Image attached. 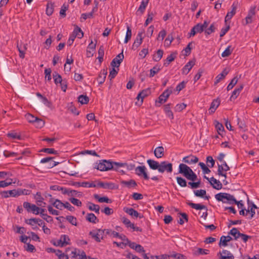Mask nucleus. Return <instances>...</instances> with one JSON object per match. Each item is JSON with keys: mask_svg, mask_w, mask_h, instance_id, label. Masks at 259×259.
Here are the masks:
<instances>
[{"mask_svg": "<svg viewBox=\"0 0 259 259\" xmlns=\"http://www.w3.org/2000/svg\"><path fill=\"white\" fill-rule=\"evenodd\" d=\"M115 165H123L121 162H113L110 160H102L98 164L97 167H95L97 169L101 171H108L113 169Z\"/></svg>", "mask_w": 259, "mask_h": 259, "instance_id": "obj_1", "label": "nucleus"}, {"mask_svg": "<svg viewBox=\"0 0 259 259\" xmlns=\"http://www.w3.org/2000/svg\"><path fill=\"white\" fill-rule=\"evenodd\" d=\"M215 198L218 201L230 204H235L237 201L233 195L227 193H219L215 195Z\"/></svg>", "mask_w": 259, "mask_h": 259, "instance_id": "obj_2", "label": "nucleus"}, {"mask_svg": "<svg viewBox=\"0 0 259 259\" xmlns=\"http://www.w3.org/2000/svg\"><path fill=\"white\" fill-rule=\"evenodd\" d=\"M215 198L218 201L230 204H235L237 201L233 195L227 193H219L215 195Z\"/></svg>", "mask_w": 259, "mask_h": 259, "instance_id": "obj_3", "label": "nucleus"}, {"mask_svg": "<svg viewBox=\"0 0 259 259\" xmlns=\"http://www.w3.org/2000/svg\"><path fill=\"white\" fill-rule=\"evenodd\" d=\"M172 90L169 89L165 90L158 97V100H156L155 105L159 107L161 104L165 103L168 98L170 95L172 93Z\"/></svg>", "mask_w": 259, "mask_h": 259, "instance_id": "obj_4", "label": "nucleus"}, {"mask_svg": "<svg viewBox=\"0 0 259 259\" xmlns=\"http://www.w3.org/2000/svg\"><path fill=\"white\" fill-rule=\"evenodd\" d=\"M173 170L172 164L166 161H162L160 163L158 171L163 173L166 171L167 173H171Z\"/></svg>", "mask_w": 259, "mask_h": 259, "instance_id": "obj_5", "label": "nucleus"}, {"mask_svg": "<svg viewBox=\"0 0 259 259\" xmlns=\"http://www.w3.org/2000/svg\"><path fill=\"white\" fill-rule=\"evenodd\" d=\"M22 192L18 191V189H13L8 191H3L0 192V195L3 198H7L10 197H17L21 195Z\"/></svg>", "mask_w": 259, "mask_h": 259, "instance_id": "obj_6", "label": "nucleus"}, {"mask_svg": "<svg viewBox=\"0 0 259 259\" xmlns=\"http://www.w3.org/2000/svg\"><path fill=\"white\" fill-rule=\"evenodd\" d=\"M187 205L190 206L192 208L195 209L196 210H201L203 209H205L206 211L203 212L201 215V218H203L204 220H205L207 216V209L206 206L202 205L201 204H197L190 202V201H188L186 202Z\"/></svg>", "mask_w": 259, "mask_h": 259, "instance_id": "obj_7", "label": "nucleus"}, {"mask_svg": "<svg viewBox=\"0 0 259 259\" xmlns=\"http://www.w3.org/2000/svg\"><path fill=\"white\" fill-rule=\"evenodd\" d=\"M23 205L27 212H32L35 214H39V208L35 204H32L28 202H24Z\"/></svg>", "mask_w": 259, "mask_h": 259, "instance_id": "obj_8", "label": "nucleus"}, {"mask_svg": "<svg viewBox=\"0 0 259 259\" xmlns=\"http://www.w3.org/2000/svg\"><path fill=\"white\" fill-rule=\"evenodd\" d=\"M145 166H138L135 168V173L139 177H143L145 180H149V177L146 172Z\"/></svg>", "mask_w": 259, "mask_h": 259, "instance_id": "obj_9", "label": "nucleus"}, {"mask_svg": "<svg viewBox=\"0 0 259 259\" xmlns=\"http://www.w3.org/2000/svg\"><path fill=\"white\" fill-rule=\"evenodd\" d=\"M124 59L123 51L114 58L111 62L112 67L118 68Z\"/></svg>", "mask_w": 259, "mask_h": 259, "instance_id": "obj_10", "label": "nucleus"}, {"mask_svg": "<svg viewBox=\"0 0 259 259\" xmlns=\"http://www.w3.org/2000/svg\"><path fill=\"white\" fill-rule=\"evenodd\" d=\"M144 34V30H142L138 32L136 37L134 40L133 46L134 48H138L140 47L143 41V35Z\"/></svg>", "mask_w": 259, "mask_h": 259, "instance_id": "obj_11", "label": "nucleus"}, {"mask_svg": "<svg viewBox=\"0 0 259 259\" xmlns=\"http://www.w3.org/2000/svg\"><path fill=\"white\" fill-rule=\"evenodd\" d=\"M248 208L246 210L247 213H250V219L254 217L255 214V209L258 208L256 205L252 202L250 201L248 198L247 199Z\"/></svg>", "mask_w": 259, "mask_h": 259, "instance_id": "obj_12", "label": "nucleus"}, {"mask_svg": "<svg viewBox=\"0 0 259 259\" xmlns=\"http://www.w3.org/2000/svg\"><path fill=\"white\" fill-rule=\"evenodd\" d=\"M123 210L126 213L132 217H135L136 218L139 217L140 219L144 218V215L143 214L139 213L137 210L133 208L124 207Z\"/></svg>", "mask_w": 259, "mask_h": 259, "instance_id": "obj_13", "label": "nucleus"}, {"mask_svg": "<svg viewBox=\"0 0 259 259\" xmlns=\"http://www.w3.org/2000/svg\"><path fill=\"white\" fill-rule=\"evenodd\" d=\"M120 184L122 186L126 187L128 189L135 188L138 185L137 182L133 179H131L129 181L121 180Z\"/></svg>", "mask_w": 259, "mask_h": 259, "instance_id": "obj_14", "label": "nucleus"}, {"mask_svg": "<svg viewBox=\"0 0 259 259\" xmlns=\"http://www.w3.org/2000/svg\"><path fill=\"white\" fill-rule=\"evenodd\" d=\"M198 158L196 156L193 155H190L184 157L183 158L182 161L185 163H187L189 164H191L192 163H196L198 161Z\"/></svg>", "mask_w": 259, "mask_h": 259, "instance_id": "obj_15", "label": "nucleus"}, {"mask_svg": "<svg viewBox=\"0 0 259 259\" xmlns=\"http://www.w3.org/2000/svg\"><path fill=\"white\" fill-rule=\"evenodd\" d=\"M107 74V69H102L100 73L98 75V77L97 78V80L98 81L99 84H103L106 79V75Z\"/></svg>", "mask_w": 259, "mask_h": 259, "instance_id": "obj_16", "label": "nucleus"}, {"mask_svg": "<svg viewBox=\"0 0 259 259\" xmlns=\"http://www.w3.org/2000/svg\"><path fill=\"white\" fill-rule=\"evenodd\" d=\"M255 14V8L251 7L248 11V14L245 18L246 24L251 23L252 21V18Z\"/></svg>", "mask_w": 259, "mask_h": 259, "instance_id": "obj_17", "label": "nucleus"}, {"mask_svg": "<svg viewBox=\"0 0 259 259\" xmlns=\"http://www.w3.org/2000/svg\"><path fill=\"white\" fill-rule=\"evenodd\" d=\"M189 167L187 165L181 163L179 166V173L183 175L184 177L186 178L188 176V172L189 169Z\"/></svg>", "mask_w": 259, "mask_h": 259, "instance_id": "obj_18", "label": "nucleus"}, {"mask_svg": "<svg viewBox=\"0 0 259 259\" xmlns=\"http://www.w3.org/2000/svg\"><path fill=\"white\" fill-rule=\"evenodd\" d=\"M195 64V60L189 61L183 68L182 73L187 74Z\"/></svg>", "mask_w": 259, "mask_h": 259, "instance_id": "obj_19", "label": "nucleus"}, {"mask_svg": "<svg viewBox=\"0 0 259 259\" xmlns=\"http://www.w3.org/2000/svg\"><path fill=\"white\" fill-rule=\"evenodd\" d=\"M97 186L104 189H108L111 190L115 189L117 188L115 187V184L113 183H104L100 182L98 183Z\"/></svg>", "mask_w": 259, "mask_h": 259, "instance_id": "obj_20", "label": "nucleus"}, {"mask_svg": "<svg viewBox=\"0 0 259 259\" xmlns=\"http://www.w3.org/2000/svg\"><path fill=\"white\" fill-rule=\"evenodd\" d=\"M194 193L196 197H199L208 200L210 198L209 196L206 195V192L205 190L200 189L194 191Z\"/></svg>", "mask_w": 259, "mask_h": 259, "instance_id": "obj_21", "label": "nucleus"}, {"mask_svg": "<svg viewBox=\"0 0 259 259\" xmlns=\"http://www.w3.org/2000/svg\"><path fill=\"white\" fill-rule=\"evenodd\" d=\"M208 26V23L207 21H205L203 24L198 23L196 25H195L193 27L195 29L196 32L197 33H201L203 31L204 29L206 28Z\"/></svg>", "mask_w": 259, "mask_h": 259, "instance_id": "obj_22", "label": "nucleus"}, {"mask_svg": "<svg viewBox=\"0 0 259 259\" xmlns=\"http://www.w3.org/2000/svg\"><path fill=\"white\" fill-rule=\"evenodd\" d=\"M147 162L151 169L158 170L160 163L158 161L149 159L147 160Z\"/></svg>", "mask_w": 259, "mask_h": 259, "instance_id": "obj_23", "label": "nucleus"}, {"mask_svg": "<svg viewBox=\"0 0 259 259\" xmlns=\"http://www.w3.org/2000/svg\"><path fill=\"white\" fill-rule=\"evenodd\" d=\"M177 52H172L167 56L164 62V66H167L171 62L175 60L177 57Z\"/></svg>", "mask_w": 259, "mask_h": 259, "instance_id": "obj_24", "label": "nucleus"}, {"mask_svg": "<svg viewBox=\"0 0 259 259\" xmlns=\"http://www.w3.org/2000/svg\"><path fill=\"white\" fill-rule=\"evenodd\" d=\"M171 104L168 103L164 106V111L167 117L170 119H174V114L171 110H170V106Z\"/></svg>", "mask_w": 259, "mask_h": 259, "instance_id": "obj_25", "label": "nucleus"}, {"mask_svg": "<svg viewBox=\"0 0 259 259\" xmlns=\"http://www.w3.org/2000/svg\"><path fill=\"white\" fill-rule=\"evenodd\" d=\"M94 197L100 203H111L112 201L111 199H109L107 196L100 197L98 194H94Z\"/></svg>", "mask_w": 259, "mask_h": 259, "instance_id": "obj_26", "label": "nucleus"}, {"mask_svg": "<svg viewBox=\"0 0 259 259\" xmlns=\"http://www.w3.org/2000/svg\"><path fill=\"white\" fill-rule=\"evenodd\" d=\"M229 71L227 70L226 69L223 70L222 72L219 74H218L215 77V81L214 82V84H218L221 80L223 79L225 76L228 74Z\"/></svg>", "mask_w": 259, "mask_h": 259, "instance_id": "obj_27", "label": "nucleus"}, {"mask_svg": "<svg viewBox=\"0 0 259 259\" xmlns=\"http://www.w3.org/2000/svg\"><path fill=\"white\" fill-rule=\"evenodd\" d=\"M154 155L158 158H161L164 155V148L162 146L157 147L154 151Z\"/></svg>", "mask_w": 259, "mask_h": 259, "instance_id": "obj_28", "label": "nucleus"}, {"mask_svg": "<svg viewBox=\"0 0 259 259\" xmlns=\"http://www.w3.org/2000/svg\"><path fill=\"white\" fill-rule=\"evenodd\" d=\"M86 220L88 222L94 224L98 223L99 221V219L97 218V217L93 213H88L86 217Z\"/></svg>", "mask_w": 259, "mask_h": 259, "instance_id": "obj_29", "label": "nucleus"}, {"mask_svg": "<svg viewBox=\"0 0 259 259\" xmlns=\"http://www.w3.org/2000/svg\"><path fill=\"white\" fill-rule=\"evenodd\" d=\"M220 104V101L219 99H215L213 100L210 104V108L209 109V112L211 113L214 112L217 108L218 107Z\"/></svg>", "mask_w": 259, "mask_h": 259, "instance_id": "obj_30", "label": "nucleus"}, {"mask_svg": "<svg viewBox=\"0 0 259 259\" xmlns=\"http://www.w3.org/2000/svg\"><path fill=\"white\" fill-rule=\"evenodd\" d=\"M209 253V250L208 249H203L201 248H197L196 250L193 252V254L196 256L200 255H206Z\"/></svg>", "mask_w": 259, "mask_h": 259, "instance_id": "obj_31", "label": "nucleus"}, {"mask_svg": "<svg viewBox=\"0 0 259 259\" xmlns=\"http://www.w3.org/2000/svg\"><path fill=\"white\" fill-rule=\"evenodd\" d=\"M75 36L78 38H81L83 36V33L80 28L76 26L72 32Z\"/></svg>", "mask_w": 259, "mask_h": 259, "instance_id": "obj_32", "label": "nucleus"}, {"mask_svg": "<svg viewBox=\"0 0 259 259\" xmlns=\"http://www.w3.org/2000/svg\"><path fill=\"white\" fill-rule=\"evenodd\" d=\"M149 1V0H142L138 11L140 12L141 14L143 13L148 4Z\"/></svg>", "mask_w": 259, "mask_h": 259, "instance_id": "obj_33", "label": "nucleus"}, {"mask_svg": "<svg viewBox=\"0 0 259 259\" xmlns=\"http://www.w3.org/2000/svg\"><path fill=\"white\" fill-rule=\"evenodd\" d=\"M241 233H240L236 228H233L229 232V234L233 236L235 240L240 237Z\"/></svg>", "mask_w": 259, "mask_h": 259, "instance_id": "obj_34", "label": "nucleus"}, {"mask_svg": "<svg viewBox=\"0 0 259 259\" xmlns=\"http://www.w3.org/2000/svg\"><path fill=\"white\" fill-rule=\"evenodd\" d=\"M78 101L81 104H87L89 103L90 99L87 95H81L78 96Z\"/></svg>", "mask_w": 259, "mask_h": 259, "instance_id": "obj_35", "label": "nucleus"}, {"mask_svg": "<svg viewBox=\"0 0 259 259\" xmlns=\"http://www.w3.org/2000/svg\"><path fill=\"white\" fill-rule=\"evenodd\" d=\"M214 124H215V128L217 130L218 134L220 136H222V135L221 133V132H223L225 130L223 125L217 120L214 121Z\"/></svg>", "mask_w": 259, "mask_h": 259, "instance_id": "obj_36", "label": "nucleus"}, {"mask_svg": "<svg viewBox=\"0 0 259 259\" xmlns=\"http://www.w3.org/2000/svg\"><path fill=\"white\" fill-rule=\"evenodd\" d=\"M163 54L162 50H157L156 53L153 55V59L155 61H159L162 58Z\"/></svg>", "mask_w": 259, "mask_h": 259, "instance_id": "obj_37", "label": "nucleus"}, {"mask_svg": "<svg viewBox=\"0 0 259 259\" xmlns=\"http://www.w3.org/2000/svg\"><path fill=\"white\" fill-rule=\"evenodd\" d=\"M90 205L88 206V208L92 211H94L97 213H99L100 206L99 205L94 204L92 202H89Z\"/></svg>", "mask_w": 259, "mask_h": 259, "instance_id": "obj_38", "label": "nucleus"}, {"mask_svg": "<svg viewBox=\"0 0 259 259\" xmlns=\"http://www.w3.org/2000/svg\"><path fill=\"white\" fill-rule=\"evenodd\" d=\"M53 77L54 79V82L56 85L60 83L63 80L61 76L57 72H54L53 73Z\"/></svg>", "mask_w": 259, "mask_h": 259, "instance_id": "obj_39", "label": "nucleus"}, {"mask_svg": "<svg viewBox=\"0 0 259 259\" xmlns=\"http://www.w3.org/2000/svg\"><path fill=\"white\" fill-rule=\"evenodd\" d=\"M132 35V30L131 28L127 26L126 28V32L124 40V43H127L131 39Z\"/></svg>", "mask_w": 259, "mask_h": 259, "instance_id": "obj_40", "label": "nucleus"}, {"mask_svg": "<svg viewBox=\"0 0 259 259\" xmlns=\"http://www.w3.org/2000/svg\"><path fill=\"white\" fill-rule=\"evenodd\" d=\"M12 184V179H9L4 181H0V188H5Z\"/></svg>", "mask_w": 259, "mask_h": 259, "instance_id": "obj_41", "label": "nucleus"}, {"mask_svg": "<svg viewBox=\"0 0 259 259\" xmlns=\"http://www.w3.org/2000/svg\"><path fill=\"white\" fill-rule=\"evenodd\" d=\"M188 184L191 189H196L200 187L201 181L199 180L197 182H189Z\"/></svg>", "mask_w": 259, "mask_h": 259, "instance_id": "obj_42", "label": "nucleus"}, {"mask_svg": "<svg viewBox=\"0 0 259 259\" xmlns=\"http://www.w3.org/2000/svg\"><path fill=\"white\" fill-rule=\"evenodd\" d=\"M54 12V6L51 3H48L47 5L46 14L48 16L51 15Z\"/></svg>", "mask_w": 259, "mask_h": 259, "instance_id": "obj_43", "label": "nucleus"}, {"mask_svg": "<svg viewBox=\"0 0 259 259\" xmlns=\"http://www.w3.org/2000/svg\"><path fill=\"white\" fill-rule=\"evenodd\" d=\"M39 152H45L48 154H53L55 155L58 154V152L57 151L55 150L53 148H43L41 149Z\"/></svg>", "mask_w": 259, "mask_h": 259, "instance_id": "obj_44", "label": "nucleus"}, {"mask_svg": "<svg viewBox=\"0 0 259 259\" xmlns=\"http://www.w3.org/2000/svg\"><path fill=\"white\" fill-rule=\"evenodd\" d=\"M178 184L182 187L187 186V182L186 180L182 177H177L176 178Z\"/></svg>", "mask_w": 259, "mask_h": 259, "instance_id": "obj_45", "label": "nucleus"}, {"mask_svg": "<svg viewBox=\"0 0 259 259\" xmlns=\"http://www.w3.org/2000/svg\"><path fill=\"white\" fill-rule=\"evenodd\" d=\"M7 136L8 138H12L13 139H18V140H21V136L20 135H18L15 132H12V133H9L7 134Z\"/></svg>", "mask_w": 259, "mask_h": 259, "instance_id": "obj_46", "label": "nucleus"}, {"mask_svg": "<svg viewBox=\"0 0 259 259\" xmlns=\"http://www.w3.org/2000/svg\"><path fill=\"white\" fill-rule=\"evenodd\" d=\"M66 219L72 225L77 226V219L75 217L72 215H67Z\"/></svg>", "mask_w": 259, "mask_h": 259, "instance_id": "obj_47", "label": "nucleus"}, {"mask_svg": "<svg viewBox=\"0 0 259 259\" xmlns=\"http://www.w3.org/2000/svg\"><path fill=\"white\" fill-rule=\"evenodd\" d=\"M199 165L202 169L203 173L204 174H207L210 172V170L206 166V165L203 162H199Z\"/></svg>", "mask_w": 259, "mask_h": 259, "instance_id": "obj_48", "label": "nucleus"}, {"mask_svg": "<svg viewBox=\"0 0 259 259\" xmlns=\"http://www.w3.org/2000/svg\"><path fill=\"white\" fill-rule=\"evenodd\" d=\"M123 164V165H116V166H114L113 170H115L117 171H119V172L121 173L122 174H124L125 173V171L121 169V167H125V166H127V164L126 163H122Z\"/></svg>", "mask_w": 259, "mask_h": 259, "instance_id": "obj_49", "label": "nucleus"}, {"mask_svg": "<svg viewBox=\"0 0 259 259\" xmlns=\"http://www.w3.org/2000/svg\"><path fill=\"white\" fill-rule=\"evenodd\" d=\"M238 79L237 77H234L231 81L230 83L228 84V85L227 87V90L228 91H229L231 90L234 86L237 83Z\"/></svg>", "mask_w": 259, "mask_h": 259, "instance_id": "obj_50", "label": "nucleus"}, {"mask_svg": "<svg viewBox=\"0 0 259 259\" xmlns=\"http://www.w3.org/2000/svg\"><path fill=\"white\" fill-rule=\"evenodd\" d=\"M121 221L127 228L130 227L131 228L133 227H134V224L132 223L128 219L123 217L121 219Z\"/></svg>", "mask_w": 259, "mask_h": 259, "instance_id": "obj_51", "label": "nucleus"}, {"mask_svg": "<svg viewBox=\"0 0 259 259\" xmlns=\"http://www.w3.org/2000/svg\"><path fill=\"white\" fill-rule=\"evenodd\" d=\"M26 118L29 122L35 123L36 120L38 118V117H35L31 114L27 113L26 115Z\"/></svg>", "mask_w": 259, "mask_h": 259, "instance_id": "obj_52", "label": "nucleus"}, {"mask_svg": "<svg viewBox=\"0 0 259 259\" xmlns=\"http://www.w3.org/2000/svg\"><path fill=\"white\" fill-rule=\"evenodd\" d=\"M63 202L61 201V200L59 199H56L55 201L52 203V205L57 209H62V207H63Z\"/></svg>", "mask_w": 259, "mask_h": 259, "instance_id": "obj_53", "label": "nucleus"}, {"mask_svg": "<svg viewBox=\"0 0 259 259\" xmlns=\"http://www.w3.org/2000/svg\"><path fill=\"white\" fill-rule=\"evenodd\" d=\"M118 70H119V69H118V70H116L115 69V67H112V70L110 71L108 78L110 80H112L113 78H114L116 76V75L117 74Z\"/></svg>", "mask_w": 259, "mask_h": 259, "instance_id": "obj_54", "label": "nucleus"}, {"mask_svg": "<svg viewBox=\"0 0 259 259\" xmlns=\"http://www.w3.org/2000/svg\"><path fill=\"white\" fill-rule=\"evenodd\" d=\"M187 105L185 103L178 104L175 107V110L176 112H180L186 107Z\"/></svg>", "mask_w": 259, "mask_h": 259, "instance_id": "obj_55", "label": "nucleus"}, {"mask_svg": "<svg viewBox=\"0 0 259 259\" xmlns=\"http://www.w3.org/2000/svg\"><path fill=\"white\" fill-rule=\"evenodd\" d=\"M89 235H91L93 238H94L97 242H101V238H100L99 234L97 233H94L93 231H90Z\"/></svg>", "mask_w": 259, "mask_h": 259, "instance_id": "obj_56", "label": "nucleus"}, {"mask_svg": "<svg viewBox=\"0 0 259 259\" xmlns=\"http://www.w3.org/2000/svg\"><path fill=\"white\" fill-rule=\"evenodd\" d=\"M170 257L176 259H186V257L185 255L179 253H174L169 255Z\"/></svg>", "mask_w": 259, "mask_h": 259, "instance_id": "obj_57", "label": "nucleus"}, {"mask_svg": "<svg viewBox=\"0 0 259 259\" xmlns=\"http://www.w3.org/2000/svg\"><path fill=\"white\" fill-rule=\"evenodd\" d=\"M206 162L209 167H212L214 165L215 161L213 160L212 156H208L206 157Z\"/></svg>", "mask_w": 259, "mask_h": 259, "instance_id": "obj_58", "label": "nucleus"}, {"mask_svg": "<svg viewBox=\"0 0 259 259\" xmlns=\"http://www.w3.org/2000/svg\"><path fill=\"white\" fill-rule=\"evenodd\" d=\"M51 72L52 70L50 68H46L45 70V79H47L48 81H50L52 79Z\"/></svg>", "mask_w": 259, "mask_h": 259, "instance_id": "obj_59", "label": "nucleus"}, {"mask_svg": "<svg viewBox=\"0 0 259 259\" xmlns=\"http://www.w3.org/2000/svg\"><path fill=\"white\" fill-rule=\"evenodd\" d=\"M106 231L107 229H97V231L98 233L99 234V236H101V239H104L105 237H106V236L107 235V234H106Z\"/></svg>", "mask_w": 259, "mask_h": 259, "instance_id": "obj_60", "label": "nucleus"}, {"mask_svg": "<svg viewBox=\"0 0 259 259\" xmlns=\"http://www.w3.org/2000/svg\"><path fill=\"white\" fill-rule=\"evenodd\" d=\"M106 234L109 236H112L113 237H120L119 234L114 231H112L111 229H107Z\"/></svg>", "mask_w": 259, "mask_h": 259, "instance_id": "obj_61", "label": "nucleus"}, {"mask_svg": "<svg viewBox=\"0 0 259 259\" xmlns=\"http://www.w3.org/2000/svg\"><path fill=\"white\" fill-rule=\"evenodd\" d=\"M69 200L72 204H73L75 205H76L77 206H81V204H82L81 202L79 200H78L75 198L72 197V198H69Z\"/></svg>", "mask_w": 259, "mask_h": 259, "instance_id": "obj_62", "label": "nucleus"}, {"mask_svg": "<svg viewBox=\"0 0 259 259\" xmlns=\"http://www.w3.org/2000/svg\"><path fill=\"white\" fill-rule=\"evenodd\" d=\"M230 29V25L226 22L225 26L223 27L220 33V36L222 37Z\"/></svg>", "mask_w": 259, "mask_h": 259, "instance_id": "obj_63", "label": "nucleus"}, {"mask_svg": "<svg viewBox=\"0 0 259 259\" xmlns=\"http://www.w3.org/2000/svg\"><path fill=\"white\" fill-rule=\"evenodd\" d=\"M220 255L219 259H234V256L232 253H229V255H223L221 252L218 253V255Z\"/></svg>", "mask_w": 259, "mask_h": 259, "instance_id": "obj_64", "label": "nucleus"}]
</instances>
